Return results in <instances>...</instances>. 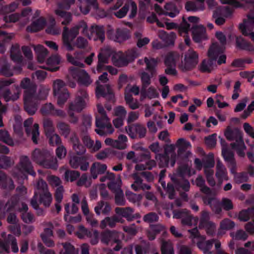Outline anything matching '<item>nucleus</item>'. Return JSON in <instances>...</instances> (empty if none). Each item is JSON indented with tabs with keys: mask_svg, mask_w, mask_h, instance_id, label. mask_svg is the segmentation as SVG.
I'll use <instances>...</instances> for the list:
<instances>
[{
	"mask_svg": "<svg viewBox=\"0 0 254 254\" xmlns=\"http://www.w3.org/2000/svg\"><path fill=\"white\" fill-rule=\"evenodd\" d=\"M21 87L25 89L24 101L25 110L30 115L34 114L37 110L36 104L39 99H45L48 94L49 89L42 87L38 96L35 95L34 88H31L30 80L25 78L21 82Z\"/></svg>",
	"mask_w": 254,
	"mask_h": 254,
	"instance_id": "1",
	"label": "nucleus"
},
{
	"mask_svg": "<svg viewBox=\"0 0 254 254\" xmlns=\"http://www.w3.org/2000/svg\"><path fill=\"white\" fill-rule=\"evenodd\" d=\"M225 136L229 140L235 141V143L231 144L232 148L236 151L240 156L244 157L246 147L243 140L242 132L237 128L232 130L230 127H228L225 132Z\"/></svg>",
	"mask_w": 254,
	"mask_h": 254,
	"instance_id": "2",
	"label": "nucleus"
},
{
	"mask_svg": "<svg viewBox=\"0 0 254 254\" xmlns=\"http://www.w3.org/2000/svg\"><path fill=\"white\" fill-rule=\"evenodd\" d=\"M87 25L85 23L82 22L78 25L73 27L70 32L68 31L67 28L65 27L63 32V43L64 46L68 51H72L74 49V45L72 44L73 39L79 34L80 30L81 33L85 35Z\"/></svg>",
	"mask_w": 254,
	"mask_h": 254,
	"instance_id": "3",
	"label": "nucleus"
},
{
	"mask_svg": "<svg viewBox=\"0 0 254 254\" xmlns=\"http://www.w3.org/2000/svg\"><path fill=\"white\" fill-rule=\"evenodd\" d=\"M67 78V84L72 88L75 87L76 81L86 86L92 82L88 73L84 70L77 67H71L69 69Z\"/></svg>",
	"mask_w": 254,
	"mask_h": 254,
	"instance_id": "4",
	"label": "nucleus"
},
{
	"mask_svg": "<svg viewBox=\"0 0 254 254\" xmlns=\"http://www.w3.org/2000/svg\"><path fill=\"white\" fill-rule=\"evenodd\" d=\"M139 55V53L136 50L128 51L126 56L121 52H114L112 54V62L116 66H125L133 61Z\"/></svg>",
	"mask_w": 254,
	"mask_h": 254,
	"instance_id": "5",
	"label": "nucleus"
},
{
	"mask_svg": "<svg viewBox=\"0 0 254 254\" xmlns=\"http://www.w3.org/2000/svg\"><path fill=\"white\" fill-rule=\"evenodd\" d=\"M127 25L129 27L131 26L129 23L122 24L119 26L115 31L110 26H109L107 32L108 37L112 40L119 43L127 40L130 37L129 31L125 27V26Z\"/></svg>",
	"mask_w": 254,
	"mask_h": 254,
	"instance_id": "6",
	"label": "nucleus"
},
{
	"mask_svg": "<svg viewBox=\"0 0 254 254\" xmlns=\"http://www.w3.org/2000/svg\"><path fill=\"white\" fill-rule=\"evenodd\" d=\"M78 95L75 101L72 102L69 107L68 114L70 116V122L71 123H75L77 118L74 116L73 112H80L86 106L87 100V94L84 91Z\"/></svg>",
	"mask_w": 254,
	"mask_h": 254,
	"instance_id": "7",
	"label": "nucleus"
},
{
	"mask_svg": "<svg viewBox=\"0 0 254 254\" xmlns=\"http://www.w3.org/2000/svg\"><path fill=\"white\" fill-rule=\"evenodd\" d=\"M18 202L15 201V198H13L9 200L5 204L4 207H2V203L0 202V219L4 217L6 213L8 214L7 221L10 225L15 224L18 222V219L15 213L12 211L16 206L17 207ZM1 223L0 221V226Z\"/></svg>",
	"mask_w": 254,
	"mask_h": 254,
	"instance_id": "8",
	"label": "nucleus"
},
{
	"mask_svg": "<svg viewBox=\"0 0 254 254\" xmlns=\"http://www.w3.org/2000/svg\"><path fill=\"white\" fill-rule=\"evenodd\" d=\"M190 234V238L193 243H196L198 247L205 254H211L210 250L211 249L214 242L213 240L204 242L205 238L200 236L197 228L189 230Z\"/></svg>",
	"mask_w": 254,
	"mask_h": 254,
	"instance_id": "9",
	"label": "nucleus"
},
{
	"mask_svg": "<svg viewBox=\"0 0 254 254\" xmlns=\"http://www.w3.org/2000/svg\"><path fill=\"white\" fill-rule=\"evenodd\" d=\"M32 176L35 175L33 171L31 163L26 156H23L20 159V162L17 168L14 170V177H17L18 180H23L27 178V174Z\"/></svg>",
	"mask_w": 254,
	"mask_h": 254,
	"instance_id": "10",
	"label": "nucleus"
},
{
	"mask_svg": "<svg viewBox=\"0 0 254 254\" xmlns=\"http://www.w3.org/2000/svg\"><path fill=\"white\" fill-rule=\"evenodd\" d=\"M176 146L174 144L167 145L165 149L164 155H158L156 158L159 157L160 160L159 165L161 167H164L168 165L171 167L174 166L177 155L175 153Z\"/></svg>",
	"mask_w": 254,
	"mask_h": 254,
	"instance_id": "11",
	"label": "nucleus"
},
{
	"mask_svg": "<svg viewBox=\"0 0 254 254\" xmlns=\"http://www.w3.org/2000/svg\"><path fill=\"white\" fill-rule=\"evenodd\" d=\"M111 55V50L108 48H105L101 50L99 54L98 64L97 67V70L101 72L103 70H107L112 75H116L118 73V70L109 65L105 64L108 63V58Z\"/></svg>",
	"mask_w": 254,
	"mask_h": 254,
	"instance_id": "12",
	"label": "nucleus"
},
{
	"mask_svg": "<svg viewBox=\"0 0 254 254\" xmlns=\"http://www.w3.org/2000/svg\"><path fill=\"white\" fill-rule=\"evenodd\" d=\"M65 83L61 79H57L53 82L54 96L58 98V104L62 106L69 98V93L65 87Z\"/></svg>",
	"mask_w": 254,
	"mask_h": 254,
	"instance_id": "13",
	"label": "nucleus"
},
{
	"mask_svg": "<svg viewBox=\"0 0 254 254\" xmlns=\"http://www.w3.org/2000/svg\"><path fill=\"white\" fill-rule=\"evenodd\" d=\"M107 76L108 74L106 72H104L99 76V79L96 82L97 86L96 89V96L98 98L108 95L109 96V98H112L113 96L111 87L109 85H102L101 84V83H105L108 81Z\"/></svg>",
	"mask_w": 254,
	"mask_h": 254,
	"instance_id": "14",
	"label": "nucleus"
},
{
	"mask_svg": "<svg viewBox=\"0 0 254 254\" xmlns=\"http://www.w3.org/2000/svg\"><path fill=\"white\" fill-rule=\"evenodd\" d=\"M1 236L2 239H0V252L9 253L10 245L13 253H16L18 252L19 249L17 245L16 240L13 236L9 234L6 237V233L4 232L1 233Z\"/></svg>",
	"mask_w": 254,
	"mask_h": 254,
	"instance_id": "15",
	"label": "nucleus"
},
{
	"mask_svg": "<svg viewBox=\"0 0 254 254\" xmlns=\"http://www.w3.org/2000/svg\"><path fill=\"white\" fill-rule=\"evenodd\" d=\"M241 33L245 36H249L254 42V11L251 12L239 25Z\"/></svg>",
	"mask_w": 254,
	"mask_h": 254,
	"instance_id": "16",
	"label": "nucleus"
},
{
	"mask_svg": "<svg viewBox=\"0 0 254 254\" xmlns=\"http://www.w3.org/2000/svg\"><path fill=\"white\" fill-rule=\"evenodd\" d=\"M204 201L210 205L213 211L216 214H219L222 211L220 205L226 210H229L233 207L232 201L227 198H223L220 203L215 198H209L208 200L204 199Z\"/></svg>",
	"mask_w": 254,
	"mask_h": 254,
	"instance_id": "17",
	"label": "nucleus"
},
{
	"mask_svg": "<svg viewBox=\"0 0 254 254\" xmlns=\"http://www.w3.org/2000/svg\"><path fill=\"white\" fill-rule=\"evenodd\" d=\"M96 126L98 128L96 129L95 131L101 136L104 135L106 133L111 134L114 132L110 119L106 115L97 117Z\"/></svg>",
	"mask_w": 254,
	"mask_h": 254,
	"instance_id": "18",
	"label": "nucleus"
},
{
	"mask_svg": "<svg viewBox=\"0 0 254 254\" xmlns=\"http://www.w3.org/2000/svg\"><path fill=\"white\" fill-rule=\"evenodd\" d=\"M75 1V0H63L59 4L58 8L55 10L56 15L64 19L62 22L63 25L67 24L70 22L71 20V16L69 12H65L63 9H69L70 6L74 3Z\"/></svg>",
	"mask_w": 254,
	"mask_h": 254,
	"instance_id": "19",
	"label": "nucleus"
},
{
	"mask_svg": "<svg viewBox=\"0 0 254 254\" xmlns=\"http://www.w3.org/2000/svg\"><path fill=\"white\" fill-rule=\"evenodd\" d=\"M37 189L40 202L45 206H49L52 201V196L48 190L46 183L42 180H39L37 184Z\"/></svg>",
	"mask_w": 254,
	"mask_h": 254,
	"instance_id": "20",
	"label": "nucleus"
},
{
	"mask_svg": "<svg viewBox=\"0 0 254 254\" xmlns=\"http://www.w3.org/2000/svg\"><path fill=\"white\" fill-rule=\"evenodd\" d=\"M198 62L197 54L192 50H189L185 54L184 60L180 66L182 70H187L195 66Z\"/></svg>",
	"mask_w": 254,
	"mask_h": 254,
	"instance_id": "21",
	"label": "nucleus"
},
{
	"mask_svg": "<svg viewBox=\"0 0 254 254\" xmlns=\"http://www.w3.org/2000/svg\"><path fill=\"white\" fill-rule=\"evenodd\" d=\"M121 185L122 180L120 176L116 179V185L113 183L109 185V188L115 193V202L118 205H124L126 203L123 191L121 189Z\"/></svg>",
	"mask_w": 254,
	"mask_h": 254,
	"instance_id": "22",
	"label": "nucleus"
},
{
	"mask_svg": "<svg viewBox=\"0 0 254 254\" xmlns=\"http://www.w3.org/2000/svg\"><path fill=\"white\" fill-rule=\"evenodd\" d=\"M173 218L181 219L183 225L188 226H195L198 221L197 217H192L187 210L174 211Z\"/></svg>",
	"mask_w": 254,
	"mask_h": 254,
	"instance_id": "23",
	"label": "nucleus"
},
{
	"mask_svg": "<svg viewBox=\"0 0 254 254\" xmlns=\"http://www.w3.org/2000/svg\"><path fill=\"white\" fill-rule=\"evenodd\" d=\"M179 55L176 53H169L165 58L164 63L167 68L165 73L169 75H175L177 71L175 68L177 61L179 59Z\"/></svg>",
	"mask_w": 254,
	"mask_h": 254,
	"instance_id": "24",
	"label": "nucleus"
},
{
	"mask_svg": "<svg viewBox=\"0 0 254 254\" xmlns=\"http://www.w3.org/2000/svg\"><path fill=\"white\" fill-rule=\"evenodd\" d=\"M46 156L44 152L37 149L34 151L32 154V158L34 161L46 168L56 169L58 166L57 160L53 159L52 161L53 164H50L48 163L47 161H43L45 159Z\"/></svg>",
	"mask_w": 254,
	"mask_h": 254,
	"instance_id": "25",
	"label": "nucleus"
},
{
	"mask_svg": "<svg viewBox=\"0 0 254 254\" xmlns=\"http://www.w3.org/2000/svg\"><path fill=\"white\" fill-rule=\"evenodd\" d=\"M85 35L94 41L100 40L103 42L105 39L104 30L102 26L93 25L90 28H86Z\"/></svg>",
	"mask_w": 254,
	"mask_h": 254,
	"instance_id": "26",
	"label": "nucleus"
},
{
	"mask_svg": "<svg viewBox=\"0 0 254 254\" xmlns=\"http://www.w3.org/2000/svg\"><path fill=\"white\" fill-rule=\"evenodd\" d=\"M188 20L189 23L183 20L178 28L179 32L182 36H187L190 28L192 29L193 27H197L198 25H196V24L199 22V18L196 16H190L188 17Z\"/></svg>",
	"mask_w": 254,
	"mask_h": 254,
	"instance_id": "27",
	"label": "nucleus"
},
{
	"mask_svg": "<svg viewBox=\"0 0 254 254\" xmlns=\"http://www.w3.org/2000/svg\"><path fill=\"white\" fill-rule=\"evenodd\" d=\"M130 9V13L129 15L130 18L134 17L137 12V6L136 4L131 0H128L125 5L121 9L115 13L116 17L119 18L124 17Z\"/></svg>",
	"mask_w": 254,
	"mask_h": 254,
	"instance_id": "28",
	"label": "nucleus"
},
{
	"mask_svg": "<svg viewBox=\"0 0 254 254\" xmlns=\"http://www.w3.org/2000/svg\"><path fill=\"white\" fill-rule=\"evenodd\" d=\"M119 234L115 231H106L103 232L101 235V241L103 243L108 244L110 241H114L117 244V246L114 248L115 251H119L121 248L120 242L116 239Z\"/></svg>",
	"mask_w": 254,
	"mask_h": 254,
	"instance_id": "29",
	"label": "nucleus"
},
{
	"mask_svg": "<svg viewBox=\"0 0 254 254\" xmlns=\"http://www.w3.org/2000/svg\"><path fill=\"white\" fill-rule=\"evenodd\" d=\"M78 6L80 12L83 14H87L93 8L97 10L98 4L96 0H77Z\"/></svg>",
	"mask_w": 254,
	"mask_h": 254,
	"instance_id": "30",
	"label": "nucleus"
},
{
	"mask_svg": "<svg viewBox=\"0 0 254 254\" xmlns=\"http://www.w3.org/2000/svg\"><path fill=\"white\" fill-rule=\"evenodd\" d=\"M47 227H45L44 232L41 234L42 240L44 243L48 247H53L55 245L54 241L51 237L53 236V226L49 222L47 224Z\"/></svg>",
	"mask_w": 254,
	"mask_h": 254,
	"instance_id": "31",
	"label": "nucleus"
},
{
	"mask_svg": "<svg viewBox=\"0 0 254 254\" xmlns=\"http://www.w3.org/2000/svg\"><path fill=\"white\" fill-rule=\"evenodd\" d=\"M154 7L155 10L159 14L168 15L170 17H175L179 12L176 6L172 3L166 4L165 6V10H163L158 4H155Z\"/></svg>",
	"mask_w": 254,
	"mask_h": 254,
	"instance_id": "32",
	"label": "nucleus"
},
{
	"mask_svg": "<svg viewBox=\"0 0 254 254\" xmlns=\"http://www.w3.org/2000/svg\"><path fill=\"white\" fill-rule=\"evenodd\" d=\"M17 209L21 213V217L23 221L26 223H31L34 221L33 215L28 212V206L24 203L18 202Z\"/></svg>",
	"mask_w": 254,
	"mask_h": 254,
	"instance_id": "33",
	"label": "nucleus"
},
{
	"mask_svg": "<svg viewBox=\"0 0 254 254\" xmlns=\"http://www.w3.org/2000/svg\"><path fill=\"white\" fill-rule=\"evenodd\" d=\"M61 59L59 56L54 55L49 58L46 62L45 65L41 67L51 71H55L59 69V64Z\"/></svg>",
	"mask_w": 254,
	"mask_h": 254,
	"instance_id": "34",
	"label": "nucleus"
},
{
	"mask_svg": "<svg viewBox=\"0 0 254 254\" xmlns=\"http://www.w3.org/2000/svg\"><path fill=\"white\" fill-rule=\"evenodd\" d=\"M33 119L30 118L26 120L24 123L25 127L26 128V131L28 134H31L32 139L35 143H38V139L39 136V126L37 124H35L33 126V128L31 132H30L28 127L32 124Z\"/></svg>",
	"mask_w": 254,
	"mask_h": 254,
	"instance_id": "35",
	"label": "nucleus"
},
{
	"mask_svg": "<svg viewBox=\"0 0 254 254\" xmlns=\"http://www.w3.org/2000/svg\"><path fill=\"white\" fill-rule=\"evenodd\" d=\"M193 40L197 43L207 39L205 28L201 25L191 29Z\"/></svg>",
	"mask_w": 254,
	"mask_h": 254,
	"instance_id": "36",
	"label": "nucleus"
},
{
	"mask_svg": "<svg viewBox=\"0 0 254 254\" xmlns=\"http://www.w3.org/2000/svg\"><path fill=\"white\" fill-rule=\"evenodd\" d=\"M214 165V161L213 158L210 159L204 165V172L207 181L209 185L212 186L215 185V181L213 178V171L212 170Z\"/></svg>",
	"mask_w": 254,
	"mask_h": 254,
	"instance_id": "37",
	"label": "nucleus"
},
{
	"mask_svg": "<svg viewBox=\"0 0 254 254\" xmlns=\"http://www.w3.org/2000/svg\"><path fill=\"white\" fill-rule=\"evenodd\" d=\"M107 165L104 164H101L99 162L94 163L90 169L91 177L95 179L97 178L98 175L103 174L106 171Z\"/></svg>",
	"mask_w": 254,
	"mask_h": 254,
	"instance_id": "38",
	"label": "nucleus"
},
{
	"mask_svg": "<svg viewBox=\"0 0 254 254\" xmlns=\"http://www.w3.org/2000/svg\"><path fill=\"white\" fill-rule=\"evenodd\" d=\"M223 52V46H220L218 43H214L209 49L207 52V56L209 58L215 60L216 62L217 58Z\"/></svg>",
	"mask_w": 254,
	"mask_h": 254,
	"instance_id": "39",
	"label": "nucleus"
},
{
	"mask_svg": "<svg viewBox=\"0 0 254 254\" xmlns=\"http://www.w3.org/2000/svg\"><path fill=\"white\" fill-rule=\"evenodd\" d=\"M216 67V62L212 59L204 60L200 65V70L204 72H210Z\"/></svg>",
	"mask_w": 254,
	"mask_h": 254,
	"instance_id": "40",
	"label": "nucleus"
},
{
	"mask_svg": "<svg viewBox=\"0 0 254 254\" xmlns=\"http://www.w3.org/2000/svg\"><path fill=\"white\" fill-rule=\"evenodd\" d=\"M0 187L3 189L11 190L14 188L13 183L10 178H7L2 172H0Z\"/></svg>",
	"mask_w": 254,
	"mask_h": 254,
	"instance_id": "41",
	"label": "nucleus"
},
{
	"mask_svg": "<svg viewBox=\"0 0 254 254\" xmlns=\"http://www.w3.org/2000/svg\"><path fill=\"white\" fill-rule=\"evenodd\" d=\"M83 142L84 144L92 151H97L101 148V143L99 140H96L94 144V141L91 140L89 136L85 135L83 137Z\"/></svg>",
	"mask_w": 254,
	"mask_h": 254,
	"instance_id": "42",
	"label": "nucleus"
},
{
	"mask_svg": "<svg viewBox=\"0 0 254 254\" xmlns=\"http://www.w3.org/2000/svg\"><path fill=\"white\" fill-rule=\"evenodd\" d=\"M219 138H220L221 144L222 147V154L224 159L225 161L232 164V165H233L234 162L233 153L230 150L227 149L225 141L222 138L220 137Z\"/></svg>",
	"mask_w": 254,
	"mask_h": 254,
	"instance_id": "43",
	"label": "nucleus"
},
{
	"mask_svg": "<svg viewBox=\"0 0 254 254\" xmlns=\"http://www.w3.org/2000/svg\"><path fill=\"white\" fill-rule=\"evenodd\" d=\"M236 45L239 49L248 51H254V46L250 42L246 41L241 37L236 38Z\"/></svg>",
	"mask_w": 254,
	"mask_h": 254,
	"instance_id": "44",
	"label": "nucleus"
},
{
	"mask_svg": "<svg viewBox=\"0 0 254 254\" xmlns=\"http://www.w3.org/2000/svg\"><path fill=\"white\" fill-rule=\"evenodd\" d=\"M216 169V176L219 180L222 181L228 180L226 169L220 161H218L217 163Z\"/></svg>",
	"mask_w": 254,
	"mask_h": 254,
	"instance_id": "45",
	"label": "nucleus"
},
{
	"mask_svg": "<svg viewBox=\"0 0 254 254\" xmlns=\"http://www.w3.org/2000/svg\"><path fill=\"white\" fill-rule=\"evenodd\" d=\"M198 2H187L186 4V8L188 11H199L203 10L204 8L203 3L204 0H197Z\"/></svg>",
	"mask_w": 254,
	"mask_h": 254,
	"instance_id": "46",
	"label": "nucleus"
},
{
	"mask_svg": "<svg viewBox=\"0 0 254 254\" xmlns=\"http://www.w3.org/2000/svg\"><path fill=\"white\" fill-rule=\"evenodd\" d=\"M116 213L119 216L130 220L133 212V209L129 207H116L115 209Z\"/></svg>",
	"mask_w": 254,
	"mask_h": 254,
	"instance_id": "47",
	"label": "nucleus"
},
{
	"mask_svg": "<svg viewBox=\"0 0 254 254\" xmlns=\"http://www.w3.org/2000/svg\"><path fill=\"white\" fill-rule=\"evenodd\" d=\"M159 96L157 90L153 87L151 86L145 92V88L141 89V95H140V100H144L146 97H148L149 99L155 98L158 97Z\"/></svg>",
	"mask_w": 254,
	"mask_h": 254,
	"instance_id": "48",
	"label": "nucleus"
},
{
	"mask_svg": "<svg viewBox=\"0 0 254 254\" xmlns=\"http://www.w3.org/2000/svg\"><path fill=\"white\" fill-rule=\"evenodd\" d=\"M119 222H122V219H120L117 216L107 217L101 221L100 227L102 229H104L107 226H109L112 228L116 225V223Z\"/></svg>",
	"mask_w": 254,
	"mask_h": 254,
	"instance_id": "49",
	"label": "nucleus"
},
{
	"mask_svg": "<svg viewBox=\"0 0 254 254\" xmlns=\"http://www.w3.org/2000/svg\"><path fill=\"white\" fill-rule=\"evenodd\" d=\"M161 232L163 233L166 232V229L163 225L158 224L151 226L148 233V237L150 240H154L155 238V235Z\"/></svg>",
	"mask_w": 254,
	"mask_h": 254,
	"instance_id": "50",
	"label": "nucleus"
},
{
	"mask_svg": "<svg viewBox=\"0 0 254 254\" xmlns=\"http://www.w3.org/2000/svg\"><path fill=\"white\" fill-rule=\"evenodd\" d=\"M45 25V20L40 18L33 21L31 25L27 27V30L30 32H36L42 29Z\"/></svg>",
	"mask_w": 254,
	"mask_h": 254,
	"instance_id": "51",
	"label": "nucleus"
},
{
	"mask_svg": "<svg viewBox=\"0 0 254 254\" xmlns=\"http://www.w3.org/2000/svg\"><path fill=\"white\" fill-rule=\"evenodd\" d=\"M33 47L37 55L39 62L43 63L45 57L48 54L47 49L41 45H38L37 46L33 45Z\"/></svg>",
	"mask_w": 254,
	"mask_h": 254,
	"instance_id": "52",
	"label": "nucleus"
},
{
	"mask_svg": "<svg viewBox=\"0 0 254 254\" xmlns=\"http://www.w3.org/2000/svg\"><path fill=\"white\" fill-rule=\"evenodd\" d=\"M94 210L96 213L98 215L101 213H103L104 214H107L111 211V206L107 202L100 201L95 207Z\"/></svg>",
	"mask_w": 254,
	"mask_h": 254,
	"instance_id": "53",
	"label": "nucleus"
},
{
	"mask_svg": "<svg viewBox=\"0 0 254 254\" xmlns=\"http://www.w3.org/2000/svg\"><path fill=\"white\" fill-rule=\"evenodd\" d=\"M139 158H140L138 159L139 161L142 162L144 161L145 162V165L148 170H151L156 165L155 161L150 160V156L148 151H146L144 153L140 154Z\"/></svg>",
	"mask_w": 254,
	"mask_h": 254,
	"instance_id": "54",
	"label": "nucleus"
},
{
	"mask_svg": "<svg viewBox=\"0 0 254 254\" xmlns=\"http://www.w3.org/2000/svg\"><path fill=\"white\" fill-rule=\"evenodd\" d=\"M128 139L125 135L120 134L117 139H116L115 148L123 150L126 149L127 146Z\"/></svg>",
	"mask_w": 254,
	"mask_h": 254,
	"instance_id": "55",
	"label": "nucleus"
},
{
	"mask_svg": "<svg viewBox=\"0 0 254 254\" xmlns=\"http://www.w3.org/2000/svg\"><path fill=\"white\" fill-rule=\"evenodd\" d=\"M10 56L12 60L14 62H19L21 61L22 56L19 45L16 44L12 46L10 51Z\"/></svg>",
	"mask_w": 254,
	"mask_h": 254,
	"instance_id": "56",
	"label": "nucleus"
},
{
	"mask_svg": "<svg viewBox=\"0 0 254 254\" xmlns=\"http://www.w3.org/2000/svg\"><path fill=\"white\" fill-rule=\"evenodd\" d=\"M67 61L71 64L78 66L80 67L83 66V64L82 63L81 55L78 53L74 54V57H73L69 54L66 55Z\"/></svg>",
	"mask_w": 254,
	"mask_h": 254,
	"instance_id": "57",
	"label": "nucleus"
},
{
	"mask_svg": "<svg viewBox=\"0 0 254 254\" xmlns=\"http://www.w3.org/2000/svg\"><path fill=\"white\" fill-rule=\"evenodd\" d=\"M162 254H174L173 244L170 241H162L161 245Z\"/></svg>",
	"mask_w": 254,
	"mask_h": 254,
	"instance_id": "58",
	"label": "nucleus"
},
{
	"mask_svg": "<svg viewBox=\"0 0 254 254\" xmlns=\"http://www.w3.org/2000/svg\"><path fill=\"white\" fill-rule=\"evenodd\" d=\"M235 226L234 223L229 219L223 220L220 224V230L218 232V235H221L222 230H228L232 229Z\"/></svg>",
	"mask_w": 254,
	"mask_h": 254,
	"instance_id": "59",
	"label": "nucleus"
},
{
	"mask_svg": "<svg viewBox=\"0 0 254 254\" xmlns=\"http://www.w3.org/2000/svg\"><path fill=\"white\" fill-rule=\"evenodd\" d=\"M144 62L146 64V69L150 72L152 76L156 73L155 67L157 64V61L154 59H148L145 58Z\"/></svg>",
	"mask_w": 254,
	"mask_h": 254,
	"instance_id": "60",
	"label": "nucleus"
},
{
	"mask_svg": "<svg viewBox=\"0 0 254 254\" xmlns=\"http://www.w3.org/2000/svg\"><path fill=\"white\" fill-rule=\"evenodd\" d=\"M125 98L127 104L132 110H135L139 107L140 104L138 101L133 99L130 94H127L125 96Z\"/></svg>",
	"mask_w": 254,
	"mask_h": 254,
	"instance_id": "61",
	"label": "nucleus"
},
{
	"mask_svg": "<svg viewBox=\"0 0 254 254\" xmlns=\"http://www.w3.org/2000/svg\"><path fill=\"white\" fill-rule=\"evenodd\" d=\"M46 32L48 34L52 35H58L60 34L61 29L56 25V22L54 19L51 20L50 24L48 25L46 29Z\"/></svg>",
	"mask_w": 254,
	"mask_h": 254,
	"instance_id": "62",
	"label": "nucleus"
},
{
	"mask_svg": "<svg viewBox=\"0 0 254 254\" xmlns=\"http://www.w3.org/2000/svg\"><path fill=\"white\" fill-rule=\"evenodd\" d=\"M73 144V148L77 154H81L85 152V148L79 143V140L76 136L71 138Z\"/></svg>",
	"mask_w": 254,
	"mask_h": 254,
	"instance_id": "63",
	"label": "nucleus"
},
{
	"mask_svg": "<svg viewBox=\"0 0 254 254\" xmlns=\"http://www.w3.org/2000/svg\"><path fill=\"white\" fill-rule=\"evenodd\" d=\"M62 245L63 249L60 251V254H78V252L70 243H65Z\"/></svg>",
	"mask_w": 254,
	"mask_h": 254,
	"instance_id": "64",
	"label": "nucleus"
}]
</instances>
